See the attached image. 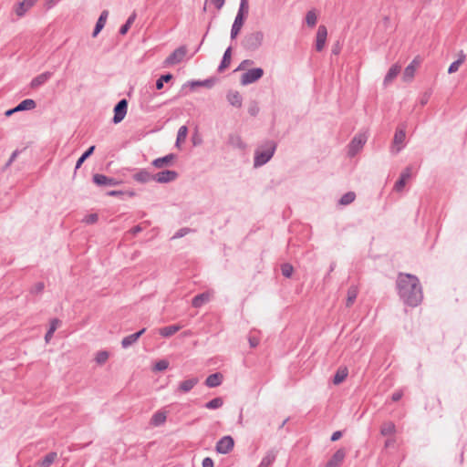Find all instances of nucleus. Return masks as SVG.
<instances>
[{
	"label": "nucleus",
	"mask_w": 467,
	"mask_h": 467,
	"mask_svg": "<svg viewBox=\"0 0 467 467\" xmlns=\"http://www.w3.org/2000/svg\"><path fill=\"white\" fill-rule=\"evenodd\" d=\"M188 134V128L186 126H181L178 130L177 139L175 142L176 147H180V144L183 142Z\"/></svg>",
	"instance_id": "ea45409f"
},
{
	"label": "nucleus",
	"mask_w": 467,
	"mask_h": 467,
	"mask_svg": "<svg viewBox=\"0 0 467 467\" xmlns=\"http://www.w3.org/2000/svg\"><path fill=\"white\" fill-rule=\"evenodd\" d=\"M341 51V44L339 41H337L333 44L331 53L332 55L337 56Z\"/></svg>",
	"instance_id": "6e6d98bb"
},
{
	"label": "nucleus",
	"mask_w": 467,
	"mask_h": 467,
	"mask_svg": "<svg viewBox=\"0 0 467 467\" xmlns=\"http://www.w3.org/2000/svg\"><path fill=\"white\" fill-rule=\"evenodd\" d=\"M202 467H213V461L210 457H205L202 462Z\"/></svg>",
	"instance_id": "e2e57ef3"
},
{
	"label": "nucleus",
	"mask_w": 467,
	"mask_h": 467,
	"mask_svg": "<svg viewBox=\"0 0 467 467\" xmlns=\"http://www.w3.org/2000/svg\"><path fill=\"white\" fill-rule=\"evenodd\" d=\"M327 36V29L326 26L320 25L317 28L316 36V50L320 52L324 49Z\"/></svg>",
	"instance_id": "ddd939ff"
},
{
	"label": "nucleus",
	"mask_w": 467,
	"mask_h": 467,
	"mask_svg": "<svg viewBox=\"0 0 467 467\" xmlns=\"http://www.w3.org/2000/svg\"><path fill=\"white\" fill-rule=\"evenodd\" d=\"M45 284L44 282H37L34 285V286L31 288L30 293L31 294H41L44 291Z\"/></svg>",
	"instance_id": "603ef678"
},
{
	"label": "nucleus",
	"mask_w": 467,
	"mask_h": 467,
	"mask_svg": "<svg viewBox=\"0 0 467 467\" xmlns=\"http://www.w3.org/2000/svg\"><path fill=\"white\" fill-rule=\"evenodd\" d=\"M317 16L315 10H310L306 15V23L309 27H314L317 25Z\"/></svg>",
	"instance_id": "79ce46f5"
},
{
	"label": "nucleus",
	"mask_w": 467,
	"mask_h": 467,
	"mask_svg": "<svg viewBox=\"0 0 467 467\" xmlns=\"http://www.w3.org/2000/svg\"><path fill=\"white\" fill-rule=\"evenodd\" d=\"M37 0H23L19 2L16 8V14L18 16H23L36 2Z\"/></svg>",
	"instance_id": "4be33fe9"
},
{
	"label": "nucleus",
	"mask_w": 467,
	"mask_h": 467,
	"mask_svg": "<svg viewBox=\"0 0 467 467\" xmlns=\"http://www.w3.org/2000/svg\"><path fill=\"white\" fill-rule=\"evenodd\" d=\"M231 57H232V47H228L226 50L223 53V58L221 60V63L217 68V71L222 73L223 72L231 63Z\"/></svg>",
	"instance_id": "a878e982"
},
{
	"label": "nucleus",
	"mask_w": 467,
	"mask_h": 467,
	"mask_svg": "<svg viewBox=\"0 0 467 467\" xmlns=\"http://www.w3.org/2000/svg\"><path fill=\"white\" fill-rule=\"evenodd\" d=\"M145 331L146 328L143 327L140 330L123 337L121 340V347L123 348H128L129 347L132 346L145 333Z\"/></svg>",
	"instance_id": "a211bd4d"
},
{
	"label": "nucleus",
	"mask_w": 467,
	"mask_h": 467,
	"mask_svg": "<svg viewBox=\"0 0 467 467\" xmlns=\"http://www.w3.org/2000/svg\"><path fill=\"white\" fill-rule=\"evenodd\" d=\"M223 379V374L220 372H215V373L209 375L206 378L204 384L209 388H216L222 384Z\"/></svg>",
	"instance_id": "412c9836"
},
{
	"label": "nucleus",
	"mask_w": 467,
	"mask_h": 467,
	"mask_svg": "<svg viewBox=\"0 0 467 467\" xmlns=\"http://www.w3.org/2000/svg\"><path fill=\"white\" fill-rule=\"evenodd\" d=\"M461 62L458 61V60H455L453 61L450 66H449V68H448V73L449 74H452V73H455L456 71H458L460 66H461Z\"/></svg>",
	"instance_id": "5fc2aeb1"
},
{
	"label": "nucleus",
	"mask_w": 467,
	"mask_h": 467,
	"mask_svg": "<svg viewBox=\"0 0 467 467\" xmlns=\"http://www.w3.org/2000/svg\"><path fill=\"white\" fill-rule=\"evenodd\" d=\"M198 382L199 379L197 377H192L182 381L179 384L177 390L182 393H187L191 391L198 384Z\"/></svg>",
	"instance_id": "aec40b11"
},
{
	"label": "nucleus",
	"mask_w": 467,
	"mask_h": 467,
	"mask_svg": "<svg viewBox=\"0 0 467 467\" xmlns=\"http://www.w3.org/2000/svg\"><path fill=\"white\" fill-rule=\"evenodd\" d=\"M396 288L404 305L416 307L422 302V287L416 275L399 273L396 280Z\"/></svg>",
	"instance_id": "f257e3e1"
},
{
	"label": "nucleus",
	"mask_w": 467,
	"mask_h": 467,
	"mask_svg": "<svg viewBox=\"0 0 467 467\" xmlns=\"http://www.w3.org/2000/svg\"><path fill=\"white\" fill-rule=\"evenodd\" d=\"M166 412L158 410L152 415L150 424L156 427L161 426L166 421Z\"/></svg>",
	"instance_id": "7c9ffc66"
},
{
	"label": "nucleus",
	"mask_w": 467,
	"mask_h": 467,
	"mask_svg": "<svg viewBox=\"0 0 467 467\" xmlns=\"http://www.w3.org/2000/svg\"><path fill=\"white\" fill-rule=\"evenodd\" d=\"M411 176V167H406L400 173L399 179L394 184V190L396 192H401L407 182V180Z\"/></svg>",
	"instance_id": "dca6fc26"
},
{
	"label": "nucleus",
	"mask_w": 467,
	"mask_h": 467,
	"mask_svg": "<svg viewBox=\"0 0 467 467\" xmlns=\"http://www.w3.org/2000/svg\"><path fill=\"white\" fill-rule=\"evenodd\" d=\"M265 35L262 31L246 33L241 40V47L247 52L258 50L264 42Z\"/></svg>",
	"instance_id": "7ed1b4c3"
},
{
	"label": "nucleus",
	"mask_w": 467,
	"mask_h": 467,
	"mask_svg": "<svg viewBox=\"0 0 467 467\" xmlns=\"http://www.w3.org/2000/svg\"><path fill=\"white\" fill-rule=\"evenodd\" d=\"M400 72V66L398 64L392 65L384 78V85H388L389 83L392 82V80L399 75Z\"/></svg>",
	"instance_id": "c85d7f7f"
},
{
	"label": "nucleus",
	"mask_w": 467,
	"mask_h": 467,
	"mask_svg": "<svg viewBox=\"0 0 467 467\" xmlns=\"http://www.w3.org/2000/svg\"><path fill=\"white\" fill-rule=\"evenodd\" d=\"M402 396V391H396L391 395V400L392 401L397 402L401 400Z\"/></svg>",
	"instance_id": "69168bd1"
},
{
	"label": "nucleus",
	"mask_w": 467,
	"mask_h": 467,
	"mask_svg": "<svg viewBox=\"0 0 467 467\" xmlns=\"http://www.w3.org/2000/svg\"><path fill=\"white\" fill-rule=\"evenodd\" d=\"M133 179L138 182L146 183L150 181H153V174L149 172L146 169H140L133 175Z\"/></svg>",
	"instance_id": "b1692460"
},
{
	"label": "nucleus",
	"mask_w": 467,
	"mask_h": 467,
	"mask_svg": "<svg viewBox=\"0 0 467 467\" xmlns=\"http://www.w3.org/2000/svg\"><path fill=\"white\" fill-rule=\"evenodd\" d=\"M92 182L99 187L102 186H117L121 183V181H118L113 177H109L101 173H95L92 176Z\"/></svg>",
	"instance_id": "9d476101"
},
{
	"label": "nucleus",
	"mask_w": 467,
	"mask_h": 467,
	"mask_svg": "<svg viewBox=\"0 0 467 467\" xmlns=\"http://www.w3.org/2000/svg\"><path fill=\"white\" fill-rule=\"evenodd\" d=\"M57 453L56 451H50L45 455L41 460L36 462V467H50L52 463L57 460Z\"/></svg>",
	"instance_id": "5701e85b"
},
{
	"label": "nucleus",
	"mask_w": 467,
	"mask_h": 467,
	"mask_svg": "<svg viewBox=\"0 0 467 467\" xmlns=\"http://www.w3.org/2000/svg\"><path fill=\"white\" fill-rule=\"evenodd\" d=\"M105 24H106V22L101 20V19H99V18L97 20V23H96L95 27H94L93 32H92V36L93 37H96L99 34V32L105 26Z\"/></svg>",
	"instance_id": "09e8293b"
},
{
	"label": "nucleus",
	"mask_w": 467,
	"mask_h": 467,
	"mask_svg": "<svg viewBox=\"0 0 467 467\" xmlns=\"http://www.w3.org/2000/svg\"><path fill=\"white\" fill-rule=\"evenodd\" d=\"M348 371L347 368H338L337 370V372L335 373L334 377H333L332 382L335 385L341 384L346 379V378L348 377Z\"/></svg>",
	"instance_id": "473e14b6"
},
{
	"label": "nucleus",
	"mask_w": 467,
	"mask_h": 467,
	"mask_svg": "<svg viewBox=\"0 0 467 467\" xmlns=\"http://www.w3.org/2000/svg\"><path fill=\"white\" fill-rule=\"evenodd\" d=\"M227 100L234 107H242L243 98L238 91H229L227 94Z\"/></svg>",
	"instance_id": "cd10ccee"
},
{
	"label": "nucleus",
	"mask_w": 467,
	"mask_h": 467,
	"mask_svg": "<svg viewBox=\"0 0 467 467\" xmlns=\"http://www.w3.org/2000/svg\"><path fill=\"white\" fill-rule=\"evenodd\" d=\"M209 300V295L207 293H202L195 296L192 300L193 307H201L204 303Z\"/></svg>",
	"instance_id": "72a5a7b5"
},
{
	"label": "nucleus",
	"mask_w": 467,
	"mask_h": 467,
	"mask_svg": "<svg viewBox=\"0 0 467 467\" xmlns=\"http://www.w3.org/2000/svg\"><path fill=\"white\" fill-rule=\"evenodd\" d=\"M343 436V431H337L335 432L332 433L331 437H330V441H338L341 437Z\"/></svg>",
	"instance_id": "680f3d73"
},
{
	"label": "nucleus",
	"mask_w": 467,
	"mask_h": 467,
	"mask_svg": "<svg viewBox=\"0 0 467 467\" xmlns=\"http://www.w3.org/2000/svg\"><path fill=\"white\" fill-rule=\"evenodd\" d=\"M214 78H207L204 80H191L184 83L182 87L181 92L182 93L183 90L190 87L191 89H193L196 87H205L208 88H211L214 85Z\"/></svg>",
	"instance_id": "2eb2a0df"
},
{
	"label": "nucleus",
	"mask_w": 467,
	"mask_h": 467,
	"mask_svg": "<svg viewBox=\"0 0 467 467\" xmlns=\"http://www.w3.org/2000/svg\"><path fill=\"white\" fill-rule=\"evenodd\" d=\"M358 296V288L355 285H351L348 290V297L346 306L350 307Z\"/></svg>",
	"instance_id": "c9c22d12"
},
{
	"label": "nucleus",
	"mask_w": 467,
	"mask_h": 467,
	"mask_svg": "<svg viewBox=\"0 0 467 467\" xmlns=\"http://www.w3.org/2000/svg\"><path fill=\"white\" fill-rule=\"evenodd\" d=\"M128 100L126 99H122L114 106V115L112 118V122L114 124H118L124 119L128 111Z\"/></svg>",
	"instance_id": "423d86ee"
},
{
	"label": "nucleus",
	"mask_w": 467,
	"mask_h": 467,
	"mask_svg": "<svg viewBox=\"0 0 467 467\" xmlns=\"http://www.w3.org/2000/svg\"><path fill=\"white\" fill-rule=\"evenodd\" d=\"M36 107V103L32 99H26L22 100L20 103H18L15 108L9 109L5 110V116L10 117L14 113L19 112V111H25V110H32Z\"/></svg>",
	"instance_id": "6e6552de"
},
{
	"label": "nucleus",
	"mask_w": 467,
	"mask_h": 467,
	"mask_svg": "<svg viewBox=\"0 0 467 467\" xmlns=\"http://www.w3.org/2000/svg\"><path fill=\"white\" fill-rule=\"evenodd\" d=\"M259 112V107L256 101H252L248 107V113L255 117Z\"/></svg>",
	"instance_id": "864d4df0"
},
{
	"label": "nucleus",
	"mask_w": 467,
	"mask_h": 467,
	"mask_svg": "<svg viewBox=\"0 0 467 467\" xmlns=\"http://www.w3.org/2000/svg\"><path fill=\"white\" fill-rule=\"evenodd\" d=\"M277 451L275 449L269 450L262 459L259 467H269L275 461Z\"/></svg>",
	"instance_id": "bb28decb"
},
{
	"label": "nucleus",
	"mask_w": 467,
	"mask_h": 467,
	"mask_svg": "<svg viewBox=\"0 0 467 467\" xmlns=\"http://www.w3.org/2000/svg\"><path fill=\"white\" fill-rule=\"evenodd\" d=\"M191 232H193L192 229L191 228H188V227H183V228H181L179 229L173 235V239H178V238H182L183 236H185L186 234H188L189 233Z\"/></svg>",
	"instance_id": "8fccbe9b"
},
{
	"label": "nucleus",
	"mask_w": 467,
	"mask_h": 467,
	"mask_svg": "<svg viewBox=\"0 0 467 467\" xmlns=\"http://www.w3.org/2000/svg\"><path fill=\"white\" fill-rule=\"evenodd\" d=\"M356 199V193L354 192H348L341 196L339 199V204L348 205L352 203Z\"/></svg>",
	"instance_id": "a19ab883"
},
{
	"label": "nucleus",
	"mask_w": 467,
	"mask_h": 467,
	"mask_svg": "<svg viewBox=\"0 0 467 467\" xmlns=\"http://www.w3.org/2000/svg\"><path fill=\"white\" fill-rule=\"evenodd\" d=\"M109 358V352L106 350H100L96 354L95 360L98 364H104Z\"/></svg>",
	"instance_id": "49530a36"
},
{
	"label": "nucleus",
	"mask_w": 467,
	"mask_h": 467,
	"mask_svg": "<svg viewBox=\"0 0 467 467\" xmlns=\"http://www.w3.org/2000/svg\"><path fill=\"white\" fill-rule=\"evenodd\" d=\"M415 71L416 69L413 67L412 65H408L403 72V80L405 82L411 81L412 78H414Z\"/></svg>",
	"instance_id": "37998d69"
},
{
	"label": "nucleus",
	"mask_w": 467,
	"mask_h": 467,
	"mask_svg": "<svg viewBox=\"0 0 467 467\" xmlns=\"http://www.w3.org/2000/svg\"><path fill=\"white\" fill-rule=\"evenodd\" d=\"M175 159L176 155L174 153H170L163 157L153 160L151 164L157 169H161L165 166L171 165Z\"/></svg>",
	"instance_id": "6ab92c4d"
},
{
	"label": "nucleus",
	"mask_w": 467,
	"mask_h": 467,
	"mask_svg": "<svg viewBox=\"0 0 467 467\" xmlns=\"http://www.w3.org/2000/svg\"><path fill=\"white\" fill-rule=\"evenodd\" d=\"M264 76V69L262 67H254L248 69L241 77V84L246 86L258 81Z\"/></svg>",
	"instance_id": "39448f33"
},
{
	"label": "nucleus",
	"mask_w": 467,
	"mask_h": 467,
	"mask_svg": "<svg viewBox=\"0 0 467 467\" xmlns=\"http://www.w3.org/2000/svg\"><path fill=\"white\" fill-rule=\"evenodd\" d=\"M99 215L97 213H90L85 216V218L82 220L83 223L87 224H94L98 222Z\"/></svg>",
	"instance_id": "3c124183"
},
{
	"label": "nucleus",
	"mask_w": 467,
	"mask_h": 467,
	"mask_svg": "<svg viewBox=\"0 0 467 467\" xmlns=\"http://www.w3.org/2000/svg\"><path fill=\"white\" fill-rule=\"evenodd\" d=\"M254 64V61L251 60V59H244L243 60L240 65L238 66V67L236 68V70H243L247 66H251Z\"/></svg>",
	"instance_id": "13d9d810"
},
{
	"label": "nucleus",
	"mask_w": 467,
	"mask_h": 467,
	"mask_svg": "<svg viewBox=\"0 0 467 467\" xmlns=\"http://www.w3.org/2000/svg\"><path fill=\"white\" fill-rule=\"evenodd\" d=\"M60 324V320L58 318H53L51 321H50V325H49V328L47 329L46 335H45V340L46 342H48L55 331L57 330V326Z\"/></svg>",
	"instance_id": "f704fd0d"
},
{
	"label": "nucleus",
	"mask_w": 467,
	"mask_h": 467,
	"mask_svg": "<svg viewBox=\"0 0 467 467\" xmlns=\"http://www.w3.org/2000/svg\"><path fill=\"white\" fill-rule=\"evenodd\" d=\"M173 78V75L171 73H165L161 75V77L156 80L155 87L158 90L163 88L164 83L170 82Z\"/></svg>",
	"instance_id": "4c0bfd02"
},
{
	"label": "nucleus",
	"mask_w": 467,
	"mask_h": 467,
	"mask_svg": "<svg viewBox=\"0 0 467 467\" xmlns=\"http://www.w3.org/2000/svg\"><path fill=\"white\" fill-rule=\"evenodd\" d=\"M223 405V400L221 397L214 398L204 404V408L208 410H216Z\"/></svg>",
	"instance_id": "58836bf2"
},
{
	"label": "nucleus",
	"mask_w": 467,
	"mask_h": 467,
	"mask_svg": "<svg viewBox=\"0 0 467 467\" xmlns=\"http://www.w3.org/2000/svg\"><path fill=\"white\" fill-rule=\"evenodd\" d=\"M179 177V173L171 170H164L153 174V181L159 183H167L175 181Z\"/></svg>",
	"instance_id": "f8f14e48"
},
{
	"label": "nucleus",
	"mask_w": 467,
	"mask_h": 467,
	"mask_svg": "<svg viewBox=\"0 0 467 467\" xmlns=\"http://www.w3.org/2000/svg\"><path fill=\"white\" fill-rule=\"evenodd\" d=\"M406 134L403 130H397L394 138H393V143L395 145L402 144L405 140Z\"/></svg>",
	"instance_id": "a18cd8bd"
},
{
	"label": "nucleus",
	"mask_w": 467,
	"mask_h": 467,
	"mask_svg": "<svg viewBox=\"0 0 467 467\" xmlns=\"http://www.w3.org/2000/svg\"><path fill=\"white\" fill-rule=\"evenodd\" d=\"M249 345L251 348H255L259 345V338L256 337L250 336L248 338Z\"/></svg>",
	"instance_id": "bf43d9fd"
},
{
	"label": "nucleus",
	"mask_w": 467,
	"mask_h": 467,
	"mask_svg": "<svg viewBox=\"0 0 467 467\" xmlns=\"http://www.w3.org/2000/svg\"><path fill=\"white\" fill-rule=\"evenodd\" d=\"M347 451L344 448H340L334 452L327 461L325 467H339L346 457Z\"/></svg>",
	"instance_id": "4468645a"
},
{
	"label": "nucleus",
	"mask_w": 467,
	"mask_h": 467,
	"mask_svg": "<svg viewBox=\"0 0 467 467\" xmlns=\"http://www.w3.org/2000/svg\"><path fill=\"white\" fill-rule=\"evenodd\" d=\"M106 194L108 196H112V197L124 196V191L111 190V191L107 192Z\"/></svg>",
	"instance_id": "052dcab7"
},
{
	"label": "nucleus",
	"mask_w": 467,
	"mask_h": 467,
	"mask_svg": "<svg viewBox=\"0 0 467 467\" xmlns=\"http://www.w3.org/2000/svg\"><path fill=\"white\" fill-rule=\"evenodd\" d=\"M95 149H96L95 145H92V146L88 147L81 154V156L78 159V161L76 162L75 171L79 169L81 167V165L84 163V161L94 153Z\"/></svg>",
	"instance_id": "2f4dec72"
},
{
	"label": "nucleus",
	"mask_w": 467,
	"mask_h": 467,
	"mask_svg": "<svg viewBox=\"0 0 467 467\" xmlns=\"http://www.w3.org/2000/svg\"><path fill=\"white\" fill-rule=\"evenodd\" d=\"M52 75L53 73L50 71H46L42 74L37 75L31 80L30 88L36 89L40 86H43L51 78Z\"/></svg>",
	"instance_id": "f3484780"
},
{
	"label": "nucleus",
	"mask_w": 467,
	"mask_h": 467,
	"mask_svg": "<svg viewBox=\"0 0 467 467\" xmlns=\"http://www.w3.org/2000/svg\"><path fill=\"white\" fill-rule=\"evenodd\" d=\"M136 17H137V14L135 11H133L131 13V15L129 16V18L127 19L126 23L131 26V25L134 23Z\"/></svg>",
	"instance_id": "774afa93"
},
{
	"label": "nucleus",
	"mask_w": 467,
	"mask_h": 467,
	"mask_svg": "<svg viewBox=\"0 0 467 467\" xmlns=\"http://www.w3.org/2000/svg\"><path fill=\"white\" fill-rule=\"evenodd\" d=\"M169 367V362L166 359H160L154 364V371H163Z\"/></svg>",
	"instance_id": "de8ad7c7"
},
{
	"label": "nucleus",
	"mask_w": 467,
	"mask_h": 467,
	"mask_svg": "<svg viewBox=\"0 0 467 467\" xmlns=\"http://www.w3.org/2000/svg\"><path fill=\"white\" fill-rule=\"evenodd\" d=\"M234 440L233 439L232 436L226 435L217 441L215 445V450L218 453L227 454L234 449Z\"/></svg>",
	"instance_id": "1a4fd4ad"
},
{
	"label": "nucleus",
	"mask_w": 467,
	"mask_h": 467,
	"mask_svg": "<svg viewBox=\"0 0 467 467\" xmlns=\"http://www.w3.org/2000/svg\"><path fill=\"white\" fill-rule=\"evenodd\" d=\"M130 26L126 22L119 27V33L122 36L126 35L130 30Z\"/></svg>",
	"instance_id": "0e129e2a"
},
{
	"label": "nucleus",
	"mask_w": 467,
	"mask_h": 467,
	"mask_svg": "<svg viewBox=\"0 0 467 467\" xmlns=\"http://www.w3.org/2000/svg\"><path fill=\"white\" fill-rule=\"evenodd\" d=\"M396 431V426L392 421L385 422L380 429V434L383 436H389Z\"/></svg>",
	"instance_id": "e433bc0d"
},
{
	"label": "nucleus",
	"mask_w": 467,
	"mask_h": 467,
	"mask_svg": "<svg viewBox=\"0 0 467 467\" xmlns=\"http://www.w3.org/2000/svg\"><path fill=\"white\" fill-rule=\"evenodd\" d=\"M367 137L364 134L356 135L348 144V155L355 156L366 143Z\"/></svg>",
	"instance_id": "9b49d317"
},
{
	"label": "nucleus",
	"mask_w": 467,
	"mask_h": 467,
	"mask_svg": "<svg viewBox=\"0 0 467 467\" xmlns=\"http://www.w3.org/2000/svg\"><path fill=\"white\" fill-rule=\"evenodd\" d=\"M142 231V227L140 225H135L133 226L130 230V233L132 234V235H136L137 234L140 233Z\"/></svg>",
	"instance_id": "338daca9"
},
{
	"label": "nucleus",
	"mask_w": 467,
	"mask_h": 467,
	"mask_svg": "<svg viewBox=\"0 0 467 467\" xmlns=\"http://www.w3.org/2000/svg\"><path fill=\"white\" fill-rule=\"evenodd\" d=\"M249 13V5H239L237 15L231 28V39H235L240 34Z\"/></svg>",
	"instance_id": "20e7f679"
},
{
	"label": "nucleus",
	"mask_w": 467,
	"mask_h": 467,
	"mask_svg": "<svg viewBox=\"0 0 467 467\" xmlns=\"http://www.w3.org/2000/svg\"><path fill=\"white\" fill-rule=\"evenodd\" d=\"M280 268H281L282 275L285 277L290 278L292 276L293 272H294V267L291 264L284 263L281 265Z\"/></svg>",
	"instance_id": "c03bdc74"
},
{
	"label": "nucleus",
	"mask_w": 467,
	"mask_h": 467,
	"mask_svg": "<svg viewBox=\"0 0 467 467\" xmlns=\"http://www.w3.org/2000/svg\"><path fill=\"white\" fill-rule=\"evenodd\" d=\"M20 153V150H16L15 151H13V153L11 154L9 160L7 161V162L5 163V167H9L13 161L16 159V157L19 155Z\"/></svg>",
	"instance_id": "4d7b16f0"
},
{
	"label": "nucleus",
	"mask_w": 467,
	"mask_h": 467,
	"mask_svg": "<svg viewBox=\"0 0 467 467\" xmlns=\"http://www.w3.org/2000/svg\"><path fill=\"white\" fill-rule=\"evenodd\" d=\"M277 148V143L268 140L262 143L254 151V167H261L266 164L274 156Z\"/></svg>",
	"instance_id": "f03ea898"
},
{
	"label": "nucleus",
	"mask_w": 467,
	"mask_h": 467,
	"mask_svg": "<svg viewBox=\"0 0 467 467\" xmlns=\"http://www.w3.org/2000/svg\"><path fill=\"white\" fill-rule=\"evenodd\" d=\"M186 54H187L186 46H181L165 58L164 65L170 66V65L179 64L180 62L182 61V59L184 58Z\"/></svg>",
	"instance_id": "0eeeda50"
},
{
	"label": "nucleus",
	"mask_w": 467,
	"mask_h": 467,
	"mask_svg": "<svg viewBox=\"0 0 467 467\" xmlns=\"http://www.w3.org/2000/svg\"><path fill=\"white\" fill-rule=\"evenodd\" d=\"M228 143L234 148H237L239 150H244L246 148V144L238 134H230L228 137Z\"/></svg>",
	"instance_id": "c756f323"
},
{
	"label": "nucleus",
	"mask_w": 467,
	"mask_h": 467,
	"mask_svg": "<svg viewBox=\"0 0 467 467\" xmlns=\"http://www.w3.org/2000/svg\"><path fill=\"white\" fill-rule=\"evenodd\" d=\"M182 326L179 324H173L167 327H163L159 329V334L163 337H170L174 335L176 332L181 330Z\"/></svg>",
	"instance_id": "393cba45"
}]
</instances>
